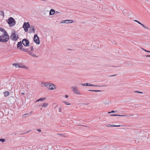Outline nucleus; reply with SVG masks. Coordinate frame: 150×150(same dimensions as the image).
Returning <instances> with one entry per match:
<instances>
[{
  "instance_id": "nucleus-1",
  "label": "nucleus",
  "mask_w": 150,
  "mask_h": 150,
  "mask_svg": "<svg viewBox=\"0 0 150 150\" xmlns=\"http://www.w3.org/2000/svg\"><path fill=\"white\" fill-rule=\"evenodd\" d=\"M9 39V36L8 33H5L0 36V42L6 43Z\"/></svg>"
},
{
  "instance_id": "nucleus-2",
  "label": "nucleus",
  "mask_w": 150,
  "mask_h": 150,
  "mask_svg": "<svg viewBox=\"0 0 150 150\" xmlns=\"http://www.w3.org/2000/svg\"><path fill=\"white\" fill-rule=\"evenodd\" d=\"M6 22L10 27L13 26L16 24V21L12 17H9L8 19L6 20Z\"/></svg>"
},
{
  "instance_id": "nucleus-3",
  "label": "nucleus",
  "mask_w": 150,
  "mask_h": 150,
  "mask_svg": "<svg viewBox=\"0 0 150 150\" xmlns=\"http://www.w3.org/2000/svg\"><path fill=\"white\" fill-rule=\"evenodd\" d=\"M22 42L21 41L18 42L17 44V47L20 50L24 52H28V50L27 49L23 48V45H22Z\"/></svg>"
},
{
  "instance_id": "nucleus-4",
  "label": "nucleus",
  "mask_w": 150,
  "mask_h": 150,
  "mask_svg": "<svg viewBox=\"0 0 150 150\" xmlns=\"http://www.w3.org/2000/svg\"><path fill=\"white\" fill-rule=\"evenodd\" d=\"M11 39L13 40L16 41L19 38V35L16 34V32L12 33L10 36Z\"/></svg>"
},
{
  "instance_id": "nucleus-5",
  "label": "nucleus",
  "mask_w": 150,
  "mask_h": 150,
  "mask_svg": "<svg viewBox=\"0 0 150 150\" xmlns=\"http://www.w3.org/2000/svg\"><path fill=\"white\" fill-rule=\"evenodd\" d=\"M30 27V25L29 22H24L23 25V28H24L25 32H27L28 30V28Z\"/></svg>"
},
{
  "instance_id": "nucleus-6",
  "label": "nucleus",
  "mask_w": 150,
  "mask_h": 150,
  "mask_svg": "<svg viewBox=\"0 0 150 150\" xmlns=\"http://www.w3.org/2000/svg\"><path fill=\"white\" fill-rule=\"evenodd\" d=\"M22 43L25 46H28L29 45V40L27 38L23 39L22 40Z\"/></svg>"
},
{
  "instance_id": "nucleus-7",
  "label": "nucleus",
  "mask_w": 150,
  "mask_h": 150,
  "mask_svg": "<svg viewBox=\"0 0 150 150\" xmlns=\"http://www.w3.org/2000/svg\"><path fill=\"white\" fill-rule=\"evenodd\" d=\"M33 41L36 44H39L40 43L39 37L37 35L35 34L34 35Z\"/></svg>"
},
{
  "instance_id": "nucleus-8",
  "label": "nucleus",
  "mask_w": 150,
  "mask_h": 150,
  "mask_svg": "<svg viewBox=\"0 0 150 150\" xmlns=\"http://www.w3.org/2000/svg\"><path fill=\"white\" fill-rule=\"evenodd\" d=\"M46 87L50 90H54L56 88L55 85L52 83H50V84H47Z\"/></svg>"
},
{
  "instance_id": "nucleus-9",
  "label": "nucleus",
  "mask_w": 150,
  "mask_h": 150,
  "mask_svg": "<svg viewBox=\"0 0 150 150\" xmlns=\"http://www.w3.org/2000/svg\"><path fill=\"white\" fill-rule=\"evenodd\" d=\"M71 89L72 91L77 94H80V93L78 91V90L77 89V87L76 86H73L71 87Z\"/></svg>"
},
{
  "instance_id": "nucleus-10",
  "label": "nucleus",
  "mask_w": 150,
  "mask_h": 150,
  "mask_svg": "<svg viewBox=\"0 0 150 150\" xmlns=\"http://www.w3.org/2000/svg\"><path fill=\"white\" fill-rule=\"evenodd\" d=\"M134 21L137 22L139 24L141 25L143 27L145 28L150 30V29L149 28H148L146 26H145L142 23H141V22L138 21H137V20H134Z\"/></svg>"
},
{
  "instance_id": "nucleus-11",
  "label": "nucleus",
  "mask_w": 150,
  "mask_h": 150,
  "mask_svg": "<svg viewBox=\"0 0 150 150\" xmlns=\"http://www.w3.org/2000/svg\"><path fill=\"white\" fill-rule=\"evenodd\" d=\"M27 50H28V52H27L30 55L33 56V57H37V56L35 54L33 53L32 52H31L30 51V50L29 49H27Z\"/></svg>"
},
{
  "instance_id": "nucleus-12",
  "label": "nucleus",
  "mask_w": 150,
  "mask_h": 150,
  "mask_svg": "<svg viewBox=\"0 0 150 150\" xmlns=\"http://www.w3.org/2000/svg\"><path fill=\"white\" fill-rule=\"evenodd\" d=\"M13 65H15V66L16 67H19V68H25V66H21L20 64H19L18 63H15V64H13Z\"/></svg>"
},
{
  "instance_id": "nucleus-13",
  "label": "nucleus",
  "mask_w": 150,
  "mask_h": 150,
  "mask_svg": "<svg viewBox=\"0 0 150 150\" xmlns=\"http://www.w3.org/2000/svg\"><path fill=\"white\" fill-rule=\"evenodd\" d=\"M55 11L54 9H52L50 10V13H49V15H52L55 14Z\"/></svg>"
},
{
  "instance_id": "nucleus-14",
  "label": "nucleus",
  "mask_w": 150,
  "mask_h": 150,
  "mask_svg": "<svg viewBox=\"0 0 150 150\" xmlns=\"http://www.w3.org/2000/svg\"><path fill=\"white\" fill-rule=\"evenodd\" d=\"M30 29L29 31L30 33L35 32V28L33 26H30Z\"/></svg>"
},
{
  "instance_id": "nucleus-15",
  "label": "nucleus",
  "mask_w": 150,
  "mask_h": 150,
  "mask_svg": "<svg viewBox=\"0 0 150 150\" xmlns=\"http://www.w3.org/2000/svg\"><path fill=\"white\" fill-rule=\"evenodd\" d=\"M106 126L108 127H119L120 126H122V125H107Z\"/></svg>"
},
{
  "instance_id": "nucleus-16",
  "label": "nucleus",
  "mask_w": 150,
  "mask_h": 150,
  "mask_svg": "<svg viewBox=\"0 0 150 150\" xmlns=\"http://www.w3.org/2000/svg\"><path fill=\"white\" fill-rule=\"evenodd\" d=\"M0 31L3 32L4 33L3 34H4L5 33H6V34L8 33L6 31L4 28H2L0 27Z\"/></svg>"
},
{
  "instance_id": "nucleus-17",
  "label": "nucleus",
  "mask_w": 150,
  "mask_h": 150,
  "mask_svg": "<svg viewBox=\"0 0 150 150\" xmlns=\"http://www.w3.org/2000/svg\"><path fill=\"white\" fill-rule=\"evenodd\" d=\"M3 94L5 97H7L9 95V93L8 91H4L3 92Z\"/></svg>"
},
{
  "instance_id": "nucleus-18",
  "label": "nucleus",
  "mask_w": 150,
  "mask_h": 150,
  "mask_svg": "<svg viewBox=\"0 0 150 150\" xmlns=\"http://www.w3.org/2000/svg\"><path fill=\"white\" fill-rule=\"evenodd\" d=\"M110 115L111 116H125V115H116V114H110Z\"/></svg>"
},
{
  "instance_id": "nucleus-19",
  "label": "nucleus",
  "mask_w": 150,
  "mask_h": 150,
  "mask_svg": "<svg viewBox=\"0 0 150 150\" xmlns=\"http://www.w3.org/2000/svg\"><path fill=\"white\" fill-rule=\"evenodd\" d=\"M41 85H42V87L43 86H45L46 87V86H47V83L45 82H42L41 83Z\"/></svg>"
},
{
  "instance_id": "nucleus-20",
  "label": "nucleus",
  "mask_w": 150,
  "mask_h": 150,
  "mask_svg": "<svg viewBox=\"0 0 150 150\" xmlns=\"http://www.w3.org/2000/svg\"><path fill=\"white\" fill-rule=\"evenodd\" d=\"M46 99L45 98H40L39 99L37 100L35 102H39V101H42L43 100H45Z\"/></svg>"
},
{
  "instance_id": "nucleus-21",
  "label": "nucleus",
  "mask_w": 150,
  "mask_h": 150,
  "mask_svg": "<svg viewBox=\"0 0 150 150\" xmlns=\"http://www.w3.org/2000/svg\"><path fill=\"white\" fill-rule=\"evenodd\" d=\"M48 105V104L47 103H43V105L42 106V107L46 108L47 106Z\"/></svg>"
},
{
  "instance_id": "nucleus-22",
  "label": "nucleus",
  "mask_w": 150,
  "mask_h": 150,
  "mask_svg": "<svg viewBox=\"0 0 150 150\" xmlns=\"http://www.w3.org/2000/svg\"><path fill=\"white\" fill-rule=\"evenodd\" d=\"M62 102L64 103L67 105H70L71 104L70 103H69V102H68L63 101Z\"/></svg>"
},
{
  "instance_id": "nucleus-23",
  "label": "nucleus",
  "mask_w": 150,
  "mask_h": 150,
  "mask_svg": "<svg viewBox=\"0 0 150 150\" xmlns=\"http://www.w3.org/2000/svg\"><path fill=\"white\" fill-rule=\"evenodd\" d=\"M81 85L83 86H89V83H87L84 84H81Z\"/></svg>"
},
{
  "instance_id": "nucleus-24",
  "label": "nucleus",
  "mask_w": 150,
  "mask_h": 150,
  "mask_svg": "<svg viewBox=\"0 0 150 150\" xmlns=\"http://www.w3.org/2000/svg\"><path fill=\"white\" fill-rule=\"evenodd\" d=\"M88 91L95 92H100V91H101V90H88Z\"/></svg>"
},
{
  "instance_id": "nucleus-25",
  "label": "nucleus",
  "mask_w": 150,
  "mask_h": 150,
  "mask_svg": "<svg viewBox=\"0 0 150 150\" xmlns=\"http://www.w3.org/2000/svg\"><path fill=\"white\" fill-rule=\"evenodd\" d=\"M6 139H5L1 138L0 139V142H5Z\"/></svg>"
},
{
  "instance_id": "nucleus-26",
  "label": "nucleus",
  "mask_w": 150,
  "mask_h": 150,
  "mask_svg": "<svg viewBox=\"0 0 150 150\" xmlns=\"http://www.w3.org/2000/svg\"><path fill=\"white\" fill-rule=\"evenodd\" d=\"M0 15L1 16H2L3 17H4V13L3 11H0Z\"/></svg>"
},
{
  "instance_id": "nucleus-27",
  "label": "nucleus",
  "mask_w": 150,
  "mask_h": 150,
  "mask_svg": "<svg viewBox=\"0 0 150 150\" xmlns=\"http://www.w3.org/2000/svg\"><path fill=\"white\" fill-rule=\"evenodd\" d=\"M59 13H60L57 11H55V15H54V16H55L56 17V16H57L56 15V14Z\"/></svg>"
},
{
  "instance_id": "nucleus-28",
  "label": "nucleus",
  "mask_w": 150,
  "mask_h": 150,
  "mask_svg": "<svg viewBox=\"0 0 150 150\" xmlns=\"http://www.w3.org/2000/svg\"><path fill=\"white\" fill-rule=\"evenodd\" d=\"M134 92H136V93H141V94L143 93V92H142L139 91H134Z\"/></svg>"
},
{
  "instance_id": "nucleus-29",
  "label": "nucleus",
  "mask_w": 150,
  "mask_h": 150,
  "mask_svg": "<svg viewBox=\"0 0 150 150\" xmlns=\"http://www.w3.org/2000/svg\"><path fill=\"white\" fill-rule=\"evenodd\" d=\"M116 111H114V110H112L110 112H108V113L109 114L110 113H114Z\"/></svg>"
},
{
  "instance_id": "nucleus-30",
  "label": "nucleus",
  "mask_w": 150,
  "mask_h": 150,
  "mask_svg": "<svg viewBox=\"0 0 150 150\" xmlns=\"http://www.w3.org/2000/svg\"><path fill=\"white\" fill-rule=\"evenodd\" d=\"M30 49L32 51H34L33 47V46H31L30 47Z\"/></svg>"
},
{
  "instance_id": "nucleus-31",
  "label": "nucleus",
  "mask_w": 150,
  "mask_h": 150,
  "mask_svg": "<svg viewBox=\"0 0 150 150\" xmlns=\"http://www.w3.org/2000/svg\"><path fill=\"white\" fill-rule=\"evenodd\" d=\"M66 20H63L61 22V23H66Z\"/></svg>"
},
{
  "instance_id": "nucleus-32",
  "label": "nucleus",
  "mask_w": 150,
  "mask_h": 150,
  "mask_svg": "<svg viewBox=\"0 0 150 150\" xmlns=\"http://www.w3.org/2000/svg\"><path fill=\"white\" fill-rule=\"evenodd\" d=\"M66 23H70V22H69V20H66Z\"/></svg>"
},
{
  "instance_id": "nucleus-33",
  "label": "nucleus",
  "mask_w": 150,
  "mask_h": 150,
  "mask_svg": "<svg viewBox=\"0 0 150 150\" xmlns=\"http://www.w3.org/2000/svg\"><path fill=\"white\" fill-rule=\"evenodd\" d=\"M146 52H149L150 53V51H149L148 50H146L145 49H143Z\"/></svg>"
},
{
  "instance_id": "nucleus-34",
  "label": "nucleus",
  "mask_w": 150,
  "mask_h": 150,
  "mask_svg": "<svg viewBox=\"0 0 150 150\" xmlns=\"http://www.w3.org/2000/svg\"><path fill=\"white\" fill-rule=\"evenodd\" d=\"M69 22L70 23H71L73 22V20H69Z\"/></svg>"
},
{
  "instance_id": "nucleus-35",
  "label": "nucleus",
  "mask_w": 150,
  "mask_h": 150,
  "mask_svg": "<svg viewBox=\"0 0 150 150\" xmlns=\"http://www.w3.org/2000/svg\"><path fill=\"white\" fill-rule=\"evenodd\" d=\"M37 131H38L39 132H40L41 131V130L40 129H37Z\"/></svg>"
},
{
  "instance_id": "nucleus-36",
  "label": "nucleus",
  "mask_w": 150,
  "mask_h": 150,
  "mask_svg": "<svg viewBox=\"0 0 150 150\" xmlns=\"http://www.w3.org/2000/svg\"><path fill=\"white\" fill-rule=\"evenodd\" d=\"M89 86H96L92 84H89Z\"/></svg>"
},
{
  "instance_id": "nucleus-37",
  "label": "nucleus",
  "mask_w": 150,
  "mask_h": 150,
  "mask_svg": "<svg viewBox=\"0 0 150 150\" xmlns=\"http://www.w3.org/2000/svg\"><path fill=\"white\" fill-rule=\"evenodd\" d=\"M116 75H117L116 74H114V75H110V77H113V76H116Z\"/></svg>"
},
{
  "instance_id": "nucleus-38",
  "label": "nucleus",
  "mask_w": 150,
  "mask_h": 150,
  "mask_svg": "<svg viewBox=\"0 0 150 150\" xmlns=\"http://www.w3.org/2000/svg\"><path fill=\"white\" fill-rule=\"evenodd\" d=\"M68 96L67 95H65V97L66 98H67L68 97Z\"/></svg>"
},
{
  "instance_id": "nucleus-39",
  "label": "nucleus",
  "mask_w": 150,
  "mask_h": 150,
  "mask_svg": "<svg viewBox=\"0 0 150 150\" xmlns=\"http://www.w3.org/2000/svg\"><path fill=\"white\" fill-rule=\"evenodd\" d=\"M61 109L60 108L59 109V112H60L61 111Z\"/></svg>"
},
{
  "instance_id": "nucleus-40",
  "label": "nucleus",
  "mask_w": 150,
  "mask_h": 150,
  "mask_svg": "<svg viewBox=\"0 0 150 150\" xmlns=\"http://www.w3.org/2000/svg\"><path fill=\"white\" fill-rule=\"evenodd\" d=\"M145 57H150V55H146L145 56Z\"/></svg>"
},
{
  "instance_id": "nucleus-41",
  "label": "nucleus",
  "mask_w": 150,
  "mask_h": 150,
  "mask_svg": "<svg viewBox=\"0 0 150 150\" xmlns=\"http://www.w3.org/2000/svg\"><path fill=\"white\" fill-rule=\"evenodd\" d=\"M88 103H86L84 104L86 105H88Z\"/></svg>"
},
{
  "instance_id": "nucleus-42",
  "label": "nucleus",
  "mask_w": 150,
  "mask_h": 150,
  "mask_svg": "<svg viewBox=\"0 0 150 150\" xmlns=\"http://www.w3.org/2000/svg\"><path fill=\"white\" fill-rule=\"evenodd\" d=\"M21 94H22V95H24L25 94V93H23V92H22V93H21Z\"/></svg>"
},
{
  "instance_id": "nucleus-43",
  "label": "nucleus",
  "mask_w": 150,
  "mask_h": 150,
  "mask_svg": "<svg viewBox=\"0 0 150 150\" xmlns=\"http://www.w3.org/2000/svg\"><path fill=\"white\" fill-rule=\"evenodd\" d=\"M103 10H104V11H105V8H103Z\"/></svg>"
},
{
  "instance_id": "nucleus-44",
  "label": "nucleus",
  "mask_w": 150,
  "mask_h": 150,
  "mask_svg": "<svg viewBox=\"0 0 150 150\" xmlns=\"http://www.w3.org/2000/svg\"><path fill=\"white\" fill-rule=\"evenodd\" d=\"M68 50H71V49H68Z\"/></svg>"
},
{
  "instance_id": "nucleus-45",
  "label": "nucleus",
  "mask_w": 150,
  "mask_h": 150,
  "mask_svg": "<svg viewBox=\"0 0 150 150\" xmlns=\"http://www.w3.org/2000/svg\"><path fill=\"white\" fill-rule=\"evenodd\" d=\"M80 125V126H83V125Z\"/></svg>"
},
{
  "instance_id": "nucleus-46",
  "label": "nucleus",
  "mask_w": 150,
  "mask_h": 150,
  "mask_svg": "<svg viewBox=\"0 0 150 150\" xmlns=\"http://www.w3.org/2000/svg\"><path fill=\"white\" fill-rule=\"evenodd\" d=\"M41 106V105H38V106Z\"/></svg>"
},
{
  "instance_id": "nucleus-47",
  "label": "nucleus",
  "mask_w": 150,
  "mask_h": 150,
  "mask_svg": "<svg viewBox=\"0 0 150 150\" xmlns=\"http://www.w3.org/2000/svg\"><path fill=\"white\" fill-rule=\"evenodd\" d=\"M86 126V127H87V126Z\"/></svg>"
}]
</instances>
